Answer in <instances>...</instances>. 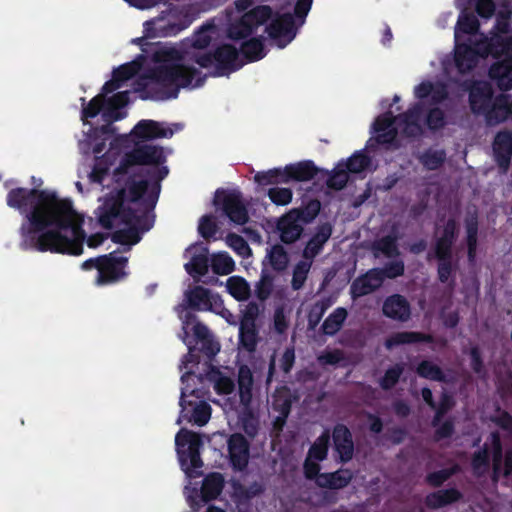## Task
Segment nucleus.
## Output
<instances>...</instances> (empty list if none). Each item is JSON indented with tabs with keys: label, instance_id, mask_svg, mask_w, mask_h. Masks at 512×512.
<instances>
[{
	"label": "nucleus",
	"instance_id": "f257e3e1",
	"mask_svg": "<svg viewBox=\"0 0 512 512\" xmlns=\"http://www.w3.org/2000/svg\"><path fill=\"white\" fill-rule=\"evenodd\" d=\"M7 202L10 207L26 214L34 231L52 227L38 237L36 249L73 255L82 253L86 238L81 228L83 218L72 208L70 201L47 191L17 188L9 192Z\"/></svg>",
	"mask_w": 512,
	"mask_h": 512
},
{
	"label": "nucleus",
	"instance_id": "f03ea898",
	"mask_svg": "<svg viewBox=\"0 0 512 512\" xmlns=\"http://www.w3.org/2000/svg\"><path fill=\"white\" fill-rule=\"evenodd\" d=\"M155 59L158 64L144 86L148 89L159 86L166 98L176 97L180 88L198 87L204 81L201 71L175 49H161L155 53Z\"/></svg>",
	"mask_w": 512,
	"mask_h": 512
},
{
	"label": "nucleus",
	"instance_id": "7ed1b4c3",
	"mask_svg": "<svg viewBox=\"0 0 512 512\" xmlns=\"http://www.w3.org/2000/svg\"><path fill=\"white\" fill-rule=\"evenodd\" d=\"M136 73L134 65H125L120 67L114 72L113 79L107 82L102 93L94 97L87 107L83 109V117H95L101 110H103V118L105 121L110 122L120 118L119 108L124 107L129 102L128 91H122L115 94L107 102L105 96L108 93L121 87V82L130 79Z\"/></svg>",
	"mask_w": 512,
	"mask_h": 512
},
{
	"label": "nucleus",
	"instance_id": "20e7f679",
	"mask_svg": "<svg viewBox=\"0 0 512 512\" xmlns=\"http://www.w3.org/2000/svg\"><path fill=\"white\" fill-rule=\"evenodd\" d=\"M491 457L493 466V478L508 476L512 472V448H503L499 435L492 433L484 445V449L474 454L472 460L473 470L477 475L487 471Z\"/></svg>",
	"mask_w": 512,
	"mask_h": 512
},
{
	"label": "nucleus",
	"instance_id": "39448f33",
	"mask_svg": "<svg viewBox=\"0 0 512 512\" xmlns=\"http://www.w3.org/2000/svg\"><path fill=\"white\" fill-rule=\"evenodd\" d=\"M147 182L145 180L134 181L128 191L122 189L118 193L119 199H109L98 208V221L102 227L111 229L116 227L120 222L132 224V219L124 215L125 203L137 201L146 191Z\"/></svg>",
	"mask_w": 512,
	"mask_h": 512
},
{
	"label": "nucleus",
	"instance_id": "423d86ee",
	"mask_svg": "<svg viewBox=\"0 0 512 512\" xmlns=\"http://www.w3.org/2000/svg\"><path fill=\"white\" fill-rule=\"evenodd\" d=\"M419 118L420 108L418 107L395 118L390 114L378 117L374 123L377 141L380 143H390L395 139L398 131L407 136L418 135L421 131Z\"/></svg>",
	"mask_w": 512,
	"mask_h": 512
},
{
	"label": "nucleus",
	"instance_id": "0eeeda50",
	"mask_svg": "<svg viewBox=\"0 0 512 512\" xmlns=\"http://www.w3.org/2000/svg\"><path fill=\"white\" fill-rule=\"evenodd\" d=\"M510 15V12H500L497 14L496 24L491 31V37H487L484 34H477L480 37V53L491 54L494 57L501 55L512 57V27Z\"/></svg>",
	"mask_w": 512,
	"mask_h": 512
},
{
	"label": "nucleus",
	"instance_id": "6e6552de",
	"mask_svg": "<svg viewBox=\"0 0 512 512\" xmlns=\"http://www.w3.org/2000/svg\"><path fill=\"white\" fill-rule=\"evenodd\" d=\"M237 395L239 402L236 406V410L243 416L249 418L244 428L249 435H253L256 431L253 413L257 401V390L254 385L253 373L247 365H241L238 369Z\"/></svg>",
	"mask_w": 512,
	"mask_h": 512
},
{
	"label": "nucleus",
	"instance_id": "1a4fd4ad",
	"mask_svg": "<svg viewBox=\"0 0 512 512\" xmlns=\"http://www.w3.org/2000/svg\"><path fill=\"white\" fill-rule=\"evenodd\" d=\"M175 444L184 470L190 477H194L192 471L203 465L199 453L202 445L200 436L187 429H181L175 437Z\"/></svg>",
	"mask_w": 512,
	"mask_h": 512
},
{
	"label": "nucleus",
	"instance_id": "9d476101",
	"mask_svg": "<svg viewBox=\"0 0 512 512\" xmlns=\"http://www.w3.org/2000/svg\"><path fill=\"white\" fill-rule=\"evenodd\" d=\"M126 263L127 258L110 253L109 255L85 261L82 264V268L85 270L96 268L98 271L96 281L98 284H104L123 277Z\"/></svg>",
	"mask_w": 512,
	"mask_h": 512
},
{
	"label": "nucleus",
	"instance_id": "9b49d317",
	"mask_svg": "<svg viewBox=\"0 0 512 512\" xmlns=\"http://www.w3.org/2000/svg\"><path fill=\"white\" fill-rule=\"evenodd\" d=\"M195 393L194 389H191L188 385L181 390L180 406L182 408L181 415L177 420L180 424L182 419H187L189 422H193L199 426L205 425L211 417V407L208 403L203 400H191L189 397H193Z\"/></svg>",
	"mask_w": 512,
	"mask_h": 512
},
{
	"label": "nucleus",
	"instance_id": "f8f14e48",
	"mask_svg": "<svg viewBox=\"0 0 512 512\" xmlns=\"http://www.w3.org/2000/svg\"><path fill=\"white\" fill-rule=\"evenodd\" d=\"M164 161L163 149L153 145H143L127 154L116 169V174H127L136 165L159 164Z\"/></svg>",
	"mask_w": 512,
	"mask_h": 512
},
{
	"label": "nucleus",
	"instance_id": "ddd939ff",
	"mask_svg": "<svg viewBox=\"0 0 512 512\" xmlns=\"http://www.w3.org/2000/svg\"><path fill=\"white\" fill-rule=\"evenodd\" d=\"M237 61V49L231 45L221 46L213 56L210 54H202L195 57V62L201 68L210 67L216 62L218 65V75H224L226 72L238 68L240 64Z\"/></svg>",
	"mask_w": 512,
	"mask_h": 512
},
{
	"label": "nucleus",
	"instance_id": "4468645a",
	"mask_svg": "<svg viewBox=\"0 0 512 512\" xmlns=\"http://www.w3.org/2000/svg\"><path fill=\"white\" fill-rule=\"evenodd\" d=\"M314 216L315 214L309 216L308 213L299 209L288 212L278 223L281 240L285 243L295 242L301 236L303 226L309 223Z\"/></svg>",
	"mask_w": 512,
	"mask_h": 512
},
{
	"label": "nucleus",
	"instance_id": "2eb2a0df",
	"mask_svg": "<svg viewBox=\"0 0 512 512\" xmlns=\"http://www.w3.org/2000/svg\"><path fill=\"white\" fill-rule=\"evenodd\" d=\"M272 11L268 6H259L243 15L238 23L229 28V37L242 39L250 35L254 27L263 24L271 17Z\"/></svg>",
	"mask_w": 512,
	"mask_h": 512
},
{
	"label": "nucleus",
	"instance_id": "dca6fc26",
	"mask_svg": "<svg viewBox=\"0 0 512 512\" xmlns=\"http://www.w3.org/2000/svg\"><path fill=\"white\" fill-rule=\"evenodd\" d=\"M471 45L457 43L455 48V62L459 71L464 73L472 69L479 57H486L489 54L479 52L480 37L475 34L470 39Z\"/></svg>",
	"mask_w": 512,
	"mask_h": 512
},
{
	"label": "nucleus",
	"instance_id": "f3484780",
	"mask_svg": "<svg viewBox=\"0 0 512 512\" xmlns=\"http://www.w3.org/2000/svg\"><path fill=\"white\" fill-rule=\"evenodd\" d=\"M383 281L384 272L380 269H371L352 282L350 294L354 299L365 296L378 289Z\"/></svg>",
	"mask_w": 512,
	"mask_h": 512
},
{
	"label": "nucleus",
	"instance_id": "a211bd4d",
	"mask_svg": "<svg viewBox=\"0 0 512 512\" xmlns=\"http://www.w3.org/2000/svg\"><path fill=\"white\" fill-rule=\"evenodd\" d=\"M267 31L278 47H285L295 37L292 15L285 14L276 18L267 28Z\"/></svg>",
	"mask_w": 512,
	"mask_h": 512
},
{
	"label": "nucleus",
	"instance_id": "6ab92c4d",
	"mask_svg": "<svg viewBox=\"0 0 512 512\" xmlns=\"http://www.w3.org/2000/svg\"><path fill=\"white\" fill-rule=\"evenodd\" d=\"M469 101L473 113L486 116L493 102V90L491 85L487 82L474 84L470 90Z\"/></svg>",
	"mask_w": 512,
	"mask_h": 512
},
{
	"label": "nucleus",
	"instance_id": "aec40b11",
	"mask_svg": "<svg viewBox=\"0 0 512 512\" xmlns=\"http://www.w3.org/2000/svg\"><path fill=\"white\" fill-rule=\"evenodd\" d=\"M223 210L230 221L237 225H243L249 219L246 206L239 193L232 192L224 196Z\"/></svg>",
	"mask_w": 512,
	"mask_h": 512
},
{
	"label": "nucleus",
	"instance_id": "412c9836",
	"mask_svg": "<svg viewBox=\"0 0 512 512\" xmlns=\"http://www.w3.org/2000/svg\"><path fill=\"white\" fill-rule=\"evenodd\" d=\"M190 261L185 264L186 271L197 281L208 272L207 250L201 246H190L186 250Z\"/></svg>",
	"mask_w": 512,
	"mask_h": 512
},
{
	"label": "nucleus",
	"instance_id": "4be33fe9",
	"mask_svg": "<svg viewBox=\"0 0 512 512\" xmlns=\"http://www.w3.org/2000/svg\"><path fill=\"white\" fill-rule=\"evenodd\" d=\"M230 460L233 467L237 470H243L249 459V446L241 434H233L228 440Z\"/></svg>",
	"mask_w": 512,
	"mask_h": 512
},
{
	"label": "nucleus",
	"instance_id": "5701e85b",
	"mask_svg": "<svg viewBox=\"0 0 512 512\" xmlns=\"http://www.w3.org/2000/svg\"><path fill=\"white\" fill-rule=\"evenodd\" d=\"M489 125H496L512 117V97L507 94L497 96L486 114Z\"/></svg>",
	"mask_w": 512,
	"mask_h": 512
},
{
	"label": "nucleus",
	"instance_id": "b1692460",
	"mask_svg": "<svg viewBox=\"0 0 512 512\" xmlns=\"http://www.w3.org/2000/svg\"><path fill=\"white\" fill-rule=\"evenodd\" d=\"M333 441L341 462H348L354 453L352 435L344 425H337L333 430Z\"/></svg>",
	"mask_w": 512,
	"mask_h": 512
},
{
	"label": "nucleus",
	"instance_id": "393cba45",
	"mask_svg": "<svg viewBox=\"0 0 512 512\" xmlns=\"http://www.w3.org/2000/svg\"><path fill=\"white\" fill-rule=\"evenodd\" d=\"M383 313L391 319L405 322L410 318V305L403 296L395 294L385 300Z\"/></svg>",
	"mask_w": 512,
	"mask_h": 512
},
{
	"label": "nucleus",
	"instance_id": "a878e982",
	"mask_svg": "<svg viewBox=\"0 0 512 512\" xmlns=\"http://www.w3.org/2000/svg\"><path fill=\"white\" fill-rule=\"evenodd\" d=\"M493 150L498 165L506 171L512 155V132H499L495 137Z\"/></svg>",
	"mask_w": 512,
	"mask_h": 512
},
{
	"label": "nucleus",
	"instance_id": "bb28decb",
	"mask_svg": "<svg viewBox=\"0 0 512 512\" xmlns=\"http://www.w3.org/2000/svg\"><path fill=\"white\" fill-rule=\"evenodd\" d=\"M495 63L489 71V75L494 80L498 88L502 91L512 89V57Z\"/></svg>",
	"mask_w": 512,
	"mask_h": 512
},
{
	"label": "nucleus",
	"instance_id": "cd10ccee",
	"mask_svg": "<svg viewBox=\"0 0 512 512\" xmlns=\"http://www.w3.org/2000/svg\"><path fill=\"white\" fill-rule=\"evenodd\" d=\"M332 234V226L325 223L317 228L316 233L307 243L303 257L307 260L313 261L314 257L319 254L323 245L328 241Z\"/></svg>",
	"mask_w": 512,
	"mask_h": 512
},
{
	"label": "nucleus",
	"instance_id": "c85d7f7f",
	"mask_svg": "<svg viewBox=\"0 0 512 512\" xmlns=\"http://www.w3.org/2000/svg\"><path fill=\"white\" fill-rule=\"evenodd\" d=\"M133 132L137 138L142 139L165 138L173 134L171 129L164 128L162 124L153 120L140 121Z\"/></svg>",
	"mask_w": 512,
	"mask_h": 512
},
{
	"label": "nucleus",
	"instance_id": "c756f323",
	"mask_svg": "<svg viewBox=\"0 0 512 512\" xmlns=\"http://www.w3.org/2000/svg\"><path fill=\"white\" fill-rule=\"evenodd\" d=\"M456 236V222L449 219L444 226L442 235L437 239L435 254L437 258H452L451 247Z\"/></svg>",
	"mask_w": 512,
	"mask_h": 512
},
{
	"label": "nucleus",
	"instance_id": "7c9ffc66",
	"mask_svg": "<svg viewBox=\"0 0 512 512\" xmlns=\"http://www.w3.org/2000/svg\"><path fill=\"white\" fill-rule=\"evenodd\" d=\"M353 479V473L349 469H340L332 473L320 474L317 484L330 489H341L346 487Z\"/></svg>",
	"mask_w": 512,
	"mask_h": 512
},
{
	"label": "nucleus",
	"instance_id": "2f4dec72",
	"mask_svg": "<svg viewBox=\"0 0 512 512\" xmlns=\"http://www.w3.org/2000/svg\"><path fill=\"white\" fill-rule=\"evenodd\" d=\"M186 298L192 308L203 311L210 310L214 302L210 291L202 286H196L187 291Z\"/></svg>",
	"mask_w": 512,
	"mask_h": 512
},
{
	"label": "nucleus",
	"instance_id": "473e14b6",
	"mask_svg": "<svg viewBox=\"0 0 512 512\" xmlns=\"http://www.w3.org/2000/svg\"><path fill=\"white\" fill-rule=\"evenodd\" d=\"M284 171L286 173V182L291 179L296 181H307L312 179L316 174V168L310 162H301L295 165L286 166Z\"/></svg>",
	"mask_w": 512,
	"mask_h": 512
},
{
	"label": "nucleus",
	"instance_id": "72a5a7b5",
	"mask_svg": "<svg viewBox=\"0 0 512 512\" xmlns=\"http://www.w3.org/2000/svg\"><path fill=\"white\" fill-rule=\"evenodd\" d=\"M224 478L220 473H211L203 481L201 494L204 501L215 499L222 491Z\"/></svg>",
	"mask_w": 512,
	"mask_h": 512
},
{
	"label": "nucleus",
	"instance_id": "f704fd0d",
	"mask_svg": "<svg viewBox=\"0 0 512 512\" xmlns=\"http://www.w3.org/2000/svg\"><path fill=\"white\" fill-rule=\"evenodd\" d=\"M461 494L456 489L438 490L426 497L428 507L437 509L457 501Z\"/></svg>",
	"mask_w": 512,
	"mask_h": 512
},
{
	"label": "nucleus",
	"instance_id": "c9c22d12",
	"mask_svg": "<svg viewBox=\"0 0 512 512\" xmlns=\"http://www.w3.org/2000/svg\"><path fill=\"white\" fill-rule=\"evenodd\" d=\"M465 228L467 234L468 257L470 261L474 260L477 248L478 219L476 212H470L465 219Z\"/></svg>",
	"mask_w": 512,
	"mask_h": 512
},
{
	"label": "nucleus",
	"instance_id": "e433bc0d",
	"mask_svg": "<svg viewBox=\"0 0 512 512\" xmlns=\"http://www.w3.org/2000/svg\"><path fill=\"white\" fill-rule=\"evenodd\" d=\"M228 292L238 301H245L251 295L249 283L240 276L229 277L226 281Z\"/></svg>",
	"mask_w": 512,
	"mask_h": 512
},
{
	"label": "nucleus",
	"instance_id": "4c0bfd02",
	"mask_svg": "<svg viewBox=\"0 0 512 512\" xmlns=\"http://www.w3.org/2000/svg\"><path fill=\"white\" fill-rule=\"evenodd\" d=\"M347 310L345 308L339 307L335 309L323 322L322 324V332L325 335H334L336 334L342 327L344 321L347 318Z\"/></svg>",
	"mask_w": 512,
	"mask_h": 512
},
{
	"label": "nucleus",
	"instance_id": "58836bf2",
	"mask_svg": "<svg viewBox=\"0 0 512 512\" xmlns=\"http://www.w3.org/2000/svg\"><path fill=\"white\" fill-rule=\"evenodd\" d=\"M396 240L395 236L388 235L375 241L372 246L375 256H378L380 253L387 258L397 256L399 251Z\"/></svg>",
	"mask_w": 512,
	"mask_h": 512
},
{
	"label": "nucleus",
	"instance_id": "ea45409f",
	"mask_svg": "<svg viewBox=\"0 0 512 512\" xmlns=\"http://www.w3.org/2000/svg\"><path fill=\"white\" fill-rule=\"evenodd\" d=\"M331 298H322L316 301L308 313V328L314 330L320 323L326 310L332 305Z\"/></svg>",
	"mask_w": 512,
	"mask_h": 512
},
{
	"label": "nucleus",
	"instance_id": "a19ab883",
	"mask_svg": "<svg viewBox=\"0 0 512 512\" xmlns=\"http://www.w3.org/2000/svg\"><path fill=\"white\" fill-rule=\"evenodd\" d=\"M211 267L214 273L227 275L234 271L235 263L227 253L220 252L212 256Z\"/></svg>",
	"mask_w": 512,
	"mask_h": 512
},
{
	"label": "nucleus",
	"instance_id": "79ce46f5",
	"mask_svg": "<svg viewBox=\"0 0 512 512\" xmlns=\"http://www.w3.org/2000/svg\"><path fill=\"white\" fill-rule=\"evenodd\" d=\"M479 28L478 19L472 14H463L459 17L455 30L456 42L460 41V31L466 34L476 33Z\"/></svg>",
	"mask_w": 512,
	"mask_h": 512
},
{
	"label": "nucleus",
	"instance_id": "37998d69",
	"mask_svg": "<svg viewBox=\"0 0 512 512\" xmlns=\"http://www.w3.org/2000/svg\"><path fill=\"white\" fill-rule=\"evenodd\" d=\"M329 440V431H325L315 440L313 445L310 447L307 456L319 461L324 460L327 457Z\"/></svg>",
	"mask_w": 512,
	"mask_h": 512
},
{
	"label": "nucleus",
	"instance_id": "c03bdc74",
	"mask_svg": "<svg viewBox=\"0 0 512 512\" xmlns=\"http://www.w3.org/2000/svg\"><path fill=\"white\" fill-rule=\"evenodd\" d=\"M286 173L284 169H271L265 172H258L254 176L255 182L260 185H270L278 183H286Z\"/></svg>",
	"mask_w": 512,
	"mask_h": 512
},
{
	"label": "nucleus",
	"instance_id": "a18cd8bd",
	"mask_svg": "<svg viewBox=\"0 0 512 512\" xmlns=\"http://www.w3.org/2000/svg\"><path fill=\"white\" fill-rule=\"evenodd\" d=\"M267 258L271 266L276 270L285 269L289 261L287 252L281 245L272 246L267 253Z\"/></svg>",
	"mask_w": 512,
	"mask_h": 512
},
{
	"label": "nucleus",
	"instance_id": "49530a36",
	"mask_svg": "<svg viewBox=\"0 0 512 512\" xmlns=\"http://www.w3.org/2000/svg\"><path fill=\"white\" fill-rule=\"evenodd\" d=\"M426 339V337L416 332H398L388 338L385 345L388 349H391L397 345L418 342Z\"/></svg>",
	"mask_w": 512,
	"mask_h": 512
},
{
	"label": "nucleus",
	"instance_id": "de8ad7c7",
	"mask_svg": "<svg viewBox=\"0 0 512 512\" xmlns=\"http://www.w3.org/2000/svg\"><path fill=\"white\" fill-rule=\"evenodd\" d=\"M312 266V261L304 260L300 261L294 268L293 278H292V287L295 290H299L304 285L307 275Z\"/></svg>",
	"mask_w": 512,
	"mask_h": 512
},
{
	"label": "nucleus",
	"instance_id": "09e8293b",
	"mask_svg": "<svg viewBox=\"0 0 512 512\" xmlns=\"http://www.w3.org/2000/svg\"><path fill=\"white\" fill-rule=\"evenodd\" d=\"M192 326L191 329L195 335V337L198 339V341L205 340L207 337H209L211 334L210 330L201 322L197 321V319L193 315H187L186 319L183 323V329L185 331V337L187 336V328L189 326Z\"/></svg>",
	"mask_w": 512,
	"mask_h": 512
},
{
	"label": "nucleus",
	"instance_id": "8fccbe9b",
	"mask_svg": "<svg viewBox=\"0 0 512 512\" xmlns=\"http://www.w3.org/2000/svg\"><path fill=\"white\" fill-rule=\"evenodd\" d=\"M417 373L430 380L443 381L445 379L442 370L431 361H422L417 367Z\"/></svg>",
	"mask_w": 512,
	"mask_h": 512
},
{
	"label": "nucleus",
	"instance_id": "3c124183",
	"mask_svg": "<svg viewBox=\"0 0 512 512\" xmlns=\"http://www.w3.org/2000/svg\"><path fill=\"white\" fill-rule=\"evenodd\" d=\"M264 310V306L256 302H249L242 313L240 325L256 326V320Z\"/></svg>",
	"mask_w": 512,
	"mask_h": 512
},
{
	"label": "nucleus",
	"instance_id": "603ef678",
	"mask_svg": "<svg viewBox=\"0 0 512 512\" xmlns=\"http://www.w3.org/2000/svg\"><path fill=\"white\" fill-rule=\"evenodd\" d=\"M213 386L218 394L228 395L235 390V383L233 379L220 372L212 376Z\"/></svg>",
	"mask_w": 512,
	"mask_h": 512
},
{
	"label": "nucleus",
	"instance_id": "864d4df0",
	"mask_svg": "<svg viewBox=\"0 0 512 512\" xmlns=\"http://www.w3.org/2000/svg\"><path fill=\"white\" fill-rule=\"evenodd\" d=\"M227 245L232 248L239 256L246 258L251 255V249L248 243L241 236L230 233L226 236Z\"/></svg>",
	"mask_w": 512,
	"mask_h": 512
},
{
	"label": "nucleus",
	"instance_id": "5fc2aeb1",
	"mask_svg": "<svg viewBox=\"0 0 512 512\" xmlns=\"http://www.w3.org/2000/svg\"><path fill=\"white\" fill-rule=\"evenodd\" d=\"M215 26L214 25H204L201 29L195 33L192 38V46L197 49L206 48L211 40L212 34L214 33Z\"/></svg>",
	"mask_w": 512,
	"mask_h": 512
},
{
	"label": "nucleus",
	"instance_id": "6e6d98bb",
	"mask_svg": "<svg viewBox=\"0 0 512 512\" xmlns=\"http://www.w3.org/2000/svg\"><path fill=\"white\" fill-rule=\"evenodd\" d=\"M240 341L247 351H254L257 345L256 326L240 325Z\"/></svg>",
	"mask_w": 512,
	"mask_h": 512
},
{
	"label": "nucleus",
	"instance_id": "4d7b16f0",
	"mask_svg": "<svg viewBox=\"0 0 512 512\" xmlns=\"http://www.w3.org/2000/svg\"><path fill=\"white\" fill-rule=\"evenodd\" d=\"M273 290V278L269 273L263 272L255 286V294L261 301L269 298Z\"/></svg>",
	"mask_w": 512,
	"mask_h": 512
},
{
	"label": "nucleus",
	"instance_id": "13d9d810",
	"mask_svg": "<svg viewBox=\"0 0 512 512\" xmlns=\"http://www.w3.org/2000/svg\"><path fill=\"white\" fill-rule=\"evenodd\" d=\"M445 153L441 150H429L425 152L420 160L430 170L437 169L444 161Z\"/></svg>",
	"mask_w": 512,
	"mask_h": 512
},
{
	"label": "nucleus",
	"instance_id": "bf43d9fd",
	"mask_svg": "<svg viewBox=\"0 0 512 512\" xmlns=\"http://www.w3.org/2000/svg\"><path fill=\"white\" fill-rule=\"evenodd\" d=\"M242 53L249 60L260 59L264 56L263 44L259 39H251L242 45Z\"/></svg>",
	"mask_w": 512,
	"mask_h": 512
},
{
	"label": "nucleus",
	"instance_id": "052dcab7",
	"mask_svg": "<svg viewBox=\"0 0 512 512\" xmlns=\"http://www.w3.org/2000/svg\"><path fill=\"white\" fill-rule=\"evenodd\" d=\"M369 163L370 161L368 157L365 154L358 152L349 158L345 167L349 172L359 173L363 171L369 165Z\"/></svg>",
	"mask_w": 512,
	"mask_h": 512
},
{
	"label": "nucleus",
	"instance_id": "680f3d73",
	"mask_svg": "<svg viewBox=\"0 0 512 512\" xmlns=\"http://www.w3.org/2000/svg\"><path fill=\"white\" fill-rule=\"evenodd\" d=\"M268 196L277 205H287L292 200V191L288 188H271L268 191Z\"/></svg>",
	"mask_w": 512,
	"mask_h": 512
},
{
	"label": "nucleus",
	"instance_id": "e2e57ef3",
	"mask_svg": "<svg viewBox=\"0 0 512 512\" xmlns=\"http://www.w3.org/2000/svg\"><path fill=\"white\" fill-rule=\"evenodd\" d=\"M273 323L274 330L278 334H284L289 327V313L283 307L277 308L274 312Z\"/></svg>",
	"mask_w": 512,
	"mask_h": 512
},
{
	"label": "nucleus",
	"instance_id": "0e129e2a",
	"mask_svg": "<svg viewBox=\"0 0 512 512\" xmlns=\"http://www.w3.org/2000/svg\"><path fill=\"white\" fill-rule=\"evenodd\" d=\"M402 373L403 367L401 365H395L388 369L380 381L381 387L385 390L392 388L398 382Z\"/></svg>",
	"mask_w": 512,
	"mask_h": 512
},
{
	"label": "nucleus",
	"instance_id": "69168bd1",
	"mask_svg": "<svg viewBox=\"0 0 512 512\" xmlns=\"http://www.w3.org/2000/svg\"><path fill=\"white\" fill-rule=\"evenodd\" d=\"M344 360V355L342 351L335 350H325L321 354L318 355L317 361L320 365H337L341 361Z\"/></svg>",
	"mask_w": 512,
	"mask_h": 512
},
{
	"label": "nucleus",
	"instance_id": "338daca9",
	"mask_svg": "<svg viewBox=\"0 0 512 512\" xmlns=\"http://www.w3.org/2000/svg\"><path fill=\"white\" fill-rule=\"evenodd\" d=\"M348 181V174L345 169L339 165L328 178L327 185L334 189H342Z\"/></svg>",
	"mask_w": 512,
	"mask_h": 512
},
{
	"label": "nucleus",
	"instance_id": "774afa93",
	"mask_svg": "<svg viewBox=\"0 0 512 512\" xmlns=\"http://www.w3.org/2000/svg\"><path fill=\"white\" fill-rule=\"evenodd\" d=\"M199 233L204 238L212 237L216 232V224L212 216H203L198 226Z\"/></svg>",
	"mask_w": 512,
	"mask_h": 512
}]
</instances>
